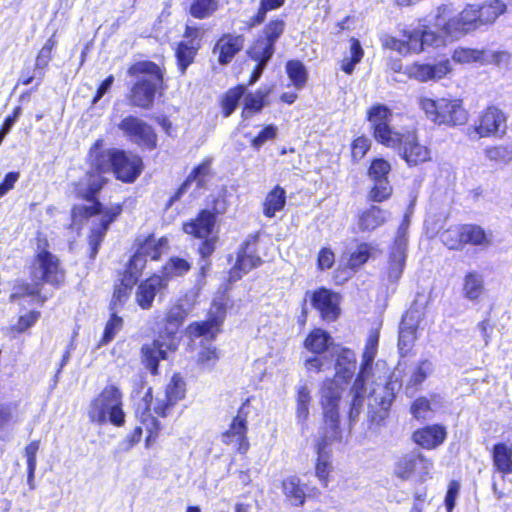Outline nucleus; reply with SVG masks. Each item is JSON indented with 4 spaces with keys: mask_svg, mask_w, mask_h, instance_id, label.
<instances>
[{
    "mask_svg": "<svg viewBox=\"0 0 512 512\" xmlns=\"http://www.w3.org/2000/svg\"><path fill=\"white\" fill-rule=\"evenodd\" d=\"M447 437L446 428L442 425H429L413 433V440L424 449H434L440 446Z\"/></svg>",
    "mask_w": 512,
    "mask_h": 512,
    "instance_id": "obj_26",
    "label": "nucleus"
},
{
    "mask_svg": "<svg viewBox=\"0 0 512 512\" xmlns=\"http://www.w3.org/2000/svg\"><path fill=\"white\" fill-rule=\"evenodd\" d=\"M451 71L452 66L449 60H443L433 65L416 63L407 68L408 76L420 82L440 80Z\"/></svg>",
    "mask_w": 512,
    "mask_h": 512,
    "instance_id": "obj_20",
    "label": "nucleus"
},
{
    "mask_svg": "<svg viewBox=\"0 0 512 512\" xmlns=\"http://www.w3.org/2000/svg\"><path fill=\"white\" fill-rule=\"evenodd\" d=\"M284 22L282 20L270 21L263 30V35L260 36L264 40H269V43L274 46L276 41L284 31Z\"/></svg>",
    "mask_w": 512,
    "mask_h": 512,
    "instance_id": "obj_59",
    "label": "nucleus"
},
{
    "mask_svg": "<svg viewBox=\"0 0 512 512\" xmlns=\"http://www.w3.org/2000/svg\"><path fill=\"white\" fill-rule=\"evenodd\" d=\"M376 371L377 374L366 381V385L371 384L368 394V414L371 421L380 423L387 417L399 385L396 381H392L386 362L377 361Z\"/></svg>",
    "mask_w": 512,
    "mask_h": 512,
    "instance_id": "obj_1",
    "label": "nucleus"
},
{
    "mask_svg": "<svg viewBox=\"0 0 512 512\" xmlns=\"http://www.w3.org/2000/svg\"><path fill=\"white\" fill-rule=\"evenodd\" d=\"M282 490L291 505L299 507L304 504L306 498L305 488L297 476L285 478L282 481Z\"/></svg>",
    "mask_w": 512,
    "mask_h": 512,
    "instance_id": "obj_34",
    "label": "nucleus"
},
{
    "mask_svg": "<svg viewBox=\"0 0 512 512\" xmlns=\"http://www.w3.org/2000/svg\"><path fill=\"white\" fill-rule=\"evenodd\" d=\"M371 141L365 136L356 138L351 145V155L354 161L361 160L370 149Z\"/></svg>",
    "mask_w": 512,
    "mask_h": 512,
    "instance_id": "obj_64",
    "label": "nucleus"
},
{
    "mask_svg": "<svg viewBox=\"0 0 512 512\" xmlns=\"http://www.w3.org/2000/svg\"><path fill=\"white\" fill-rule=\"evenodd\" d=\"M390 171L391 165L387 160L376 158L369 167L368 176L371 180L388 179Z\"/></svg>",
    "mask_w": 512,
    "mask_h": 512,
    "instance_id": "obj_57",
    "label": "nucleus"
},
{
    "mask_svg": "<svg viewBox=\"0 0 512 512\" xmlns=\"http://www.w3.org/2000/svg\"><path fill=\"white\" fill-rule=\"evenodd\" d=\"M452 59L454 62L459 63V64H471V63L483 64L484 49L480 50V49L458 47L454 50V52L452 54Z\"/></svg>",
    "mask_w": 512,
    "mask_h": 512,
    "instance_id": "obj_46",
    "label": "nucleus"
},
{
    "mask_svg": "<svg viewBox=\"0 0 512 512\" xmlns=\"http://www.w3.org/2000/svg\"><path fill=\"white\" fill-rule=\"evenodd\" d=\"M477 10L483 26L494 23L500 15L504 14L506 5L501 0H489L477 5Z\"/></svg>",
    "mask_w": 512,
    "mask_h": 512,
    "instance_id": "obj_39",
    "label": "nucleus"
},
{
    "mask_svg": "<svg viewBox=\"0 0 512 512\" xmlns=\"http://www.w3.org/2000/svg\"><path fill=\"white\" fill-rule=\"evenodd\" d=\"M165 280L159 275H153L143 281L136 290L135 300L142 309L152 307L155 296L166 288Z\"/></svg>",
    "mask_w": 512,
    "mask_h": 512,
    "instance_id": "obj_24",
    "label": "nucleus"
},
{
    "mask_svg": "<svg viewBox=\"0 0 512 512\" xmlns=\"http://www.w3.org/2000/svg\"><path fill=\"white\" fill-rule=\"evenodd\" d=\"M506 129V116L497 107L491 106L482 113L476 132L480 137L495 136Z\"/></svg>",
    "mask_w": 512,
    "mask_h": 512,
    "instance_id": "obj_21",
    "label": "nucleus"
},
{
    "mask_svg": "<svg viewBox=\"0 0 512 512\" xmlns=\"http://www.w3.org/2000/svg\"><path fill=\"white\" fill-rule=\"evenodd\" d=\"M440 238L448 249H461L464 246L463 226L450 227L441 234Z\"/></svg>",
    "mask_w": 512,
    "mask_h": 512,
    "instance_id": "obj_50",
    "label": "nucleus"
},
{
    "mask_svg": "<svg viewBox=\"0 0 512 512\" xmlns=\"http://www.w3.org/2000/svg\"><path fill=\"white\" fill-rule=\"evenodd\" d=\"M330 335L322 329H314L305 339V347L313 353H322L329 345Z\"/></svg>",
    "mask_w": 512,
    "mask_h": 512,
    "instance_id": "obj_45",
    "label": "nucleus"
},
{
    "mask_svg": "<svg viewBox=\"0 0 512 512\" xmlns=\"http://www.w3.org/2000/svg\"><path fill=\"white\" fill-rule=\"evenodd\" d=\"M122 324V318L118 317L115 313H112L111 318L106 324L103 338L100 343L102 345H106L112 341L116 333L122 328Z\"/></svg>",
    "mask_w": 512,
    "mask_h": 512,
    "instance_id": "obj_61",
    "label": "nucleus"
},
{
    "mask_svg": "<svg viewBox=\"0 0 512 512\" xmlns=\"http://www.w3.org/2000/svg\"><path fill=\"white\" fill-rule=\"evenodd\" d=\"M226 317V303L224 300H215L212 303L209 319L204 322H195L188 326V332L191 336H205L214 338L220 331V327Z\"/></svg>",
    "mask_w": 512,
    "mask_h": 512,
    "instance_id": "obj_18",
    "label": "nucleus"
},
{
    "mask_svg": "<svg viewBox=\"0 0 512 512\" xmlns=\"http://www.w3.org/2000/svg\"><path fill=\"white\" fill-rule=\"evenodd\" d=\"M287 74L292 81L293 85L300 89L307 81V71L302 62L298 60H291L286 64Z\"/></svg>",
    "mask_w": 512,
    "mask_h": 512,
    "instance_id": "obj_52",
    "label": "nucleus"
},
{
    "mask_svg": "<svg viewBox=\"0 0 512 512\" xmlns=\"http://www.w3.org/2000/svg\"><path fill=\"white\" fill-rule=\"evenodd\" d=\"M210 173V161H204L198 167H196L192 173L187 177L186 181L178 189L175 198H179L183 194L188 186L195 182L197 188H201L205 184L206 177Z\"/></svg>",
    "mask_w": 512,
    "mask_h": 512,
    "instance_id": "obj_43",
    "label": "nucleus"
},
{
    "mask_svg": "<svg viewBox=\"0 0 512 512\" xmlns=\"http://www.w3.org/2000/svg\"><path fill=\"white\" fill-rule=\"evenodd\" d=\"M120 212V206L103 209L99 202H96L91 206L82 205L73 208L71 216L72 228L77 230L80 229L84 221L91 217H96L99 222L95 227L92 228L90 235L92 256L97 253L98 247L101 244L109 224L120 214Z\"/></svg>",
    "mask_w": 512,
    "mask_h": 512,
    "instance_id": "obj_5",
    "label": "nucleus"
},
{
    "mask_svg": "<svg viewBox=\"0 0 512 512\" xmlns=\"http://www.w3.org/2000/svg\"><path fill=\"white\" fill-rule=\"evenodd\" d=\"M493 460L498 471L504 474L512 472V450L505 444L494 447Z\"/></svg>",
    "mask_w": 512,
    "mask_h": 512,
    "instance_id": "obj_44",
    "label": "nucleus"
},
{
    "mask_svg": "<svg viewBox=\"0 0 512 512\" xmlns=\"http://www.w3.org/2000/svg\"><path fill=\"white\" fill-rule=\"evenodd\" d=\"M379 253L380 250L376 246L370 243H361L349 254L346 265L352 270H357L370 258H375Z\"/></svg>",
    "mask_w": 512,
    "mask_h": 512,
    "instance_id": "obj_36",
    "label": "nucleus"
},
{
    "mask_svg": "<svg viewBox=\"0 0 512 512\" xmlns=\"http://www.w3.org/2000/svg\"><path fill=\"white\" fill-rule=\"evenodd\" d=\"M103 172H88L78 183L75 185L76 194L86 200H92L94 195L98 193L104 184L106 178L102 175Z\"/></svg>",
    "mask_w": 512,
    "mask_h": 512,
    "instance_id": "obj_28",
    "label": "nucleus"
},
{
    "mask_svg": "<svg viewBox=\"0 0 512 512\" xmlns=\"http://www.w3.org/2000/svg\"><path fill=\"white\" fill-rule=\"evenodd\" d=\"M410 412L414 418L418 420H424L429 417L431 412V406L428 399L420 397L416 399L410 407Z\"/></svg>",
    "mask_w": 512,
    "mask_h": 512,
    "instance_id": "obj_63",
    "label": "nucleus"
},
{
    "mask_svg": "<svg viewBox=\"0 0 512 512\" xmlns=\"http://www.w3.org/2000/svg\"><path fill=\"white\" fill-rule=\"evenodd\" d=\"M311 302L324 320L333 321L338 317L339 296L336 293L320 288L311 294Z\"/></svg>",
    "mask_w": 512,
    "mask_h": 512,
    "instance_id": "obj_22",
    "label": "nucleus"
},
{
    "mask_svg": "<svg viewBox=\"0 0 512 512\" xmlns=\"http://www.w3.org/2000/svg\"><path fill=\"white\" fill-rule=\"evenodd\" d=\"M270 87H261L255 93H250L245 97V107L243 114L246 112H259L262 107L266 104L265 100L271 93Z\"/></svg>",
    "mask_w": 512,
    "mask_h": 512,
    "instance_id": "obj_47",
    "label": "nucleus"
},
{
    "mask_svg": "<svg viewBox=\"0 0 512 512\" xmlns=\"http://www.w3.org/2000/svg\"><path fill=\"white\" fill-rule=\"evenodd\" d=\"M149 258L143 255L139 250L135 253V255L131 258L128 270L127 277L129 278L130 283H135L138 279V275L144 269L146 262Z\"/></svg>",
    "mask_w": 512,
    "mask_h": 512,
    "instance_id": "obj_58",
    "label": "nucleus"
},
{
    "mask_svg": "<svg viewBox=\"0 0 512 512\" xmlns=\"http://www.w3.org/2000/svg\"><path fill=\"white\" fill-rule=\"evenodd\" d=\"M215 221L216 217L214 213L208 210H202L195 219L183 225V230L185 233L195 238H207L213 235Z\"/></svg>",
    "mask_w": 512,
    "mask_h": 512,
    "instance_id": "obj_25",
    "label": "nucleus"
},
{
    "mask_svg": "<svg viewBox=\"0 0 512 512\" xmlns=\"http://www.w3.org/2000/svg\"><path fill=\"white\" fill-rule=\"evenodd\" d=\"M128 73L132 76H139L131 90L132 104L141 108H149L154 101L157 87L162 83L160 68L152 62H139L134 64Z\"/></svg>",
    "mask_w": 512,
    "mask_h": 512,
    "instance_id": "obj_6",
    "label": "nucleus"
},
{
    "mask_svg": "<svg viewBox=\"0 0 512 512\" xmlns=\"http://www.w3.org/2000/svg\"><path fill=\"white\" fill-rule=\"evenodd\" d=\"M387 211L378 206H370L362 211L357 218V228L360 232H372L387 220Z\"/></svg>",
    "mask_w": 512,
    "mask_h": 512,
    "instance_id": "obj_29",
    "label": "nucleus"
},
{
    "mask_svg": "<svg viewBox=\"0 0 512 512\" xmlns=\"http://www.w3.org/2000/svg\"><path fill=\"white\" fill-rule=\"evenodd\" d=\"M407 245L406 229L401 227L388 253L387 277L390 282H397L401 278L407 258Z\"/></svg>",
    "mask_w": 512,
    "mask_h": 512,
    "instance_id": "obj_17",
    "label": "nucleus"
},
{
    "mask_svg": "<svg viewBox=\"0 0 512 512\" xmlns=\"http://www.w3.org/2000/svg\"><path fill=\"white\" fill-rule=\"evenodd\" d=\"M46 245L45 240H38V252L31 272L34 284L27 288L26 294L28 295L37 294L41 282L58 284L63 278L58 259L45 249Z\"/></svg>",
    "mask_w": 512,
    "mask_h": 512,
    "instance_id": "obj_9",
    "label": "nucleus"
},
{
    "mask_svg": "<svg viewBox=\"0 0 512 512\" xmlns=\"http://www.w3.org/2000/svg\"><path fill=\"white\" fill-rule=\"evenodd\" d=\"M367 114L375 139L390 148L399 146L400 133L389 125L392 118L391 110L385 105L376 104L368 110Z\"/></svg>",
    "mask_w": 512,
    "mask_h": 512,
    "instance_id": "obj_11",
    "label": "nucleus"
},
{
    "mask_svg": "<svg viewBox=\"0 0 512 512\" xmlns=\"http://www.w3.org/2000/svg\"><path fill=\"white\" fill-rule=\"evenodd\" d=\"M196 51L197 45L194 44V40H191L189 43L183 42L178 45L176 57L181 74H184L187 67L193 62Z\"/></svg>",
    "mask_w": 512,
    "mask_h": 512,
    "instance_id": "obj_49",
    "label": "nucleus"
},
{
    "mask_svg": "<svg viewBox=\"0 0 512 512\" xmlns=\"http://www.w3.org/2000/svg\"><path fill=\"white\" fill-rule=\"evenodd\" d=\"M217 8V0H195L190 7V13L195 18L203 19L212 15Z\"/></svg>",
    "mask_w": 512,
    "mask_h": 512,
    "instance_id": "obj_55",
    "label": "nucleus"
},
{
    "mask_svg": "<svg viewBox=\"0 0 512 512\" xmlns=\"http://www.w3.org/2000/svg\"><path fill=\"white\" fill-rule=\"evenodd\" d=\"M402 33L403 39H397L390 35L383 36L381 39L383 46L400 54H407L411 52L420 53L425 46H440L443 44L440 36L422 24H419V27L413 31L403 30Z\"/></svg>",
    "mask_w": 512,
    "mask_h": 512,
    "instance_id": "obj_8",
    "label": "nucleus"
},
{
    "mask_svg": "<svg viewBox=\"0 0 512 512\" xmlns=\"http://www.w3.org/2000/svg\"><path fill=\"white\" fill-rule=\"evenodd\" d=\"M242 47V37L227 35L218 40L214 48V53L218 54V60L221 64H226Z\"/></svg>",
    "mask_w": 512,
    "mask_h": 512,
    "instance_id": "obj_30",
    "label": "nucleus"
},
{
    "mask_svg": "<svg viewBox=\"0 0 512 512\" xmlns=\"http://www.w3.org/2000/svg\"><path fill=\"white\" fill-rule=\"evenodd\" d=\"M373 186L371 187L368 197L373 202H383L389 199L392 195L393 188L388 179L372 180Z\"/></svg>",
    "mask_w": 512,
    "mask_h": 512,
    "instance_id": "obj_53",
    "label": "nucleus"
},
{
    "mask_svg": "<svg viewBox=\"0 0 512 512\" xmlns=\"http://www.w3.org/2000/svg\"><path fill=\"white\" fill-rule=\"evenodd\" d=\"M247 420L240 413L232 420L229 429L222 434L225 444L233 445L240 453H246L249 448L247 441Z\"/></svg>",
    "mask_w": 512,
    "mask_h": 512,
    "instance_id": "obj_23",
    "label": "nucleus"
},
{
    "mask_svg": "<svg viewBox=\"0 0 512 512\" xmlns=\"http://www.w3.org/2000/svg\"><path fill=\"white\" fill-rule=\"evenodd\" d=\"M356 369L355 353L350 349H342L337 356L335 370L336 377L343 380L351 378Z\"/></svg>",
    "mask_w": 512,
    "mask_h": 512,
    "instance_id": "obj_38",
    "label": "nucleus"
},
{
    "mask_svg": "<svg viewBox=\"0 0 512 512\" xmlns=\"http://www.w3.org/2000/svg\"><path fill=\"white\" fill-rule=\"evenodd\" d=\"M87 415L93 424L104 425L109 422L116 427L124 426L125 412L121 390L115 385L105 386L90 401Z\"/></svg>",
    "mask_w": 512,
    "mask_h": 512,
    "instance_id": "obj_3",
    "label": "nucleus"
},
{
    "mask_svg": "<svg viewBox=\"0 0 512 512\" xmlns=\"http://www.w3.org/2000/svg\"><path fill=\"white\" fill-rule=\"evenodd\" d=\"M274 53V46L269 43V40H264L259 37L249 51L250 57L257 62L254 72L251 76L249 84L255 83L261 76L267 62L270 60Z\"/></svg>",
    "mask_w": 512,
    "mask_h": 512,
    "instance_id": "obj_27",
    "label": "nucleus"
},
{
    "mask_svg": "<svg viewBox=\"0 0 512 512\" xmlns=\"http://www.w3.org/2000/svg\"><path fill=\"white\" fill-rule=\"evenodd\" d=\"M327 444V437H324L316 445L317 461L315 464V475L324 486H327L329 475L332 471L330 453L326 450Z\"/></svg>",
    "mask_w": 512,
    "mask_h": 512,
    "instance_id": "obj_31",
    "label": "nucleus"
},
{
    "mask_svg": "<svg viewBox=\"0 0 512 512\" xmlns=\"http://www.w3.org/2000/svg\"><path fill=\"white\" fill-rule=\"evenodd\" d=\"M101 141H97L91 149L92 166L99 172L113 171L117 179L123 182H134L142 170L139 156L119 150L100 151Z\"/></svg>",
    "mask_w": 512,
    "mask_h": 512,
    "instance_id": "obj_2",
    "label": "nucleus"
},
{
    "mask_svg": "<svg viewBox=\"0 0 512 512\" xmlns=\"http://www.w3.org/2000/svg\"><path fill=\"white\" fill-rule=\"evenodd\" d=\"M486 157L495 162L507 163L512 160V150L505 146H493L485 149Z\"/></svg>",
    "mask_w": 512,
    "mask_h": 512,
    "instance_id": "obj_60",
    "label": "nucleus"
},
{
    "mask_svg": "<svg viewBox=\"0 0 512 512\" xmlns=\"http://www.w3.org/2000/svg\"><path fill=\"white\" fill-rule=\"evenodd\" d=\"M245 93L243 85L230 89L222 100V110L225 117H229L237 107L238 101Z\"/></svg>",
    "mask_w": 512,
    "mask_h": 512,
    "instance_id": "obj_54",
    "label": "nucleus"
},
{
    "mask_svg": "<svg viewBox=\"0 0 512 512\" xmlns=\"http://www.w3.org/2000/svg\"><path fill=\"white\" fill-rule=\"evenodd\" d=\"M350 43V56L345 57L341 62V69L346 74H351L354 71L355 65L361 61L364 55V51L359 40L352 38Z\"/></svg>",
    "mask_w": 512,
    "mask_h": 512,
    "instance_id": "obj_51",
    "label": "nucleus"
},
{
    "mask_svg": "<svg viewBox=\"0 0 512 512\" xmlns=\"http://www.w3.org/2000/svg\"><path fill=\"white\" fill-rule=\"evenodd\" d=\"M189 313L182 303L171 306L166 314L165 337H176V333Z\"/></svg>",
    "mask_w": 512,
    "mask_h": 512,
    "instance_id": "obj_35",
    "label": "nucleus"
},
{
    "mask_svg": "<svg viewBox=\"0 0 512 512\" xmlns=\"http://www.w3.org/2000/svg\"><path fill=\"white\" fill-rule=\"evenodd\" d=\"M378 341L379 337L376 332L371 333L367 339L365 349L362 354L360 372L350 390V394L352 396L350 410L351 418L358 416L363 406L364 395L366 393V381L377 374L374 359L377 355Z\"/></svg>",
    "mask_w": 512,
    "mask_h": 512,
    "instance_id": "obj_7",
    "label": "nucleus"
},
{
    "mask_svg": "<svg viewBox=\"0 0 512 512\" xmlns=\"http://www.w3.org/2000/svg\"><path fill=\"white\" fill-rule=\"evenodd\" d=\"M417 104L426 118L437 125H463L468 120V112L460 99L446 97L433 99L421 95L417 98Z\"/></svg>",
    "mask_w": 512,
    "mask_h": 512,
    "instance_id": "obj_4",
    "label": "nucleus"
},
{
    "mask_svg": "<svg viewBox=\"0 0 512 512\" xmlns=\"http://www.w3.org/2000/svg\"><path fill=\"white\" fill-rule=\"evenodd\" d=\"M178 340L176 337L166 338L160 335L158 339L142 347L143 362L152 374H157L160 360L168 358L170 353L176 351Z\"/></svg>",
    "mask_w": 512,
    "mask_h": 512,
    "instance_id": "obj_15",
    "label": "nucleus"
},
{
    "mask_svg": "<svg viewBox=\"0 0 512 512\" xmlns=\"http://www.w3.org/2000/svg\"><path fill=\"white\" fill-rule=\"evenodd\" d=\"M433 468V462L419 452L411 451L400 456L394 466V474L402 480H408L414 473L420 481H425Z\"/></svg>",
    "mask_w": 512,
    "mask_h": 512,
    "instance_id": "obj_13",
    "label": "nucleus"
},
{
    "mask_svg": "<svg viewBox=\"0 0 512 512\" xmlns=\"http://www.w3.org/2000/svg\"><path fill=\"white\" fill-rule=\"evenodd\" d=\"M463 296L469 301H477L484 293V278L477 271L465 274L462 284Z\"/></svg>",
    "mask_w": 512,
    "mask_h": 512,
    "instance_id": "obj_33",
    "label": "nucleus"
},
{
    "mask_svg": "<svg viewBox=\"0 0 512 512\" xmlns=\"http://www.w3.org/2000/svg\"><path fill=\"white\" fill-rule=\"evenodd\" d=\"M185 395V382L180 375H173L167 386L166 398L169 404H173Z\"/></svg>",
    "mask_w": 512,
    "mask_h": 512,
    "instance_id": "obj_56",
    "label": "nucleus"
},
{
    "mask_svg": "<svg viewBox=\"0 0 512 512\" xmlns=\"http://www.w3.org/2000/svg\"><path fill=\"white\" fill-rule=\"evenodd\" d=\"M191 266L187 260L172 257L163 268V276H161L167 283L173 277L182 276L190 270Z\"/></svg>",
    "mask_w": 512,
    "mask_h": 512,
    "instance_id": "obj_48",
    "label": "nucleus"
},
{
    "mask_svg": "<svg viewBox=\"0 0 512 512\" xmlns=\"http://www.w3.org/2000/svg\"><path fill=\"white\" fill-rule=\"evenodd\" d=\"M118 128L132 142L150 150L156 147V134L152 127L140 118L127 116L120 121Z\"/></svg>",
    "mask_w": 512,
    "mask_h": 512,
    "instance_id": "obj_14",
    "label": "nucleus"
},
{
    "mask_svg": "<svg viewBox=\"0 0 512 512\" xmlns=\"http://www.w3.org/2000/svg\"><path fill=\"white\" fill-rule=\"evenodd\" d=\"M447 10L448 6L439 7L438 15L436 17V26L441 27L446 35L459 38L478 30L482 26L476 4L466 5V7L457 16L452 17L445 22L442 19V14Z\"/></svg>",
    "mask_w": 512,
    "mask_h": 512,
    "instance_id": "obj_10",
    "label": "nucleus"
},
{
    "mask_svg": "<svg viewBox=\"0 0 512 512\" xmlns=\"http://www.w3.org/2000/svg\"><path fill=\"white\" fill-rule=\"evenodd\" d=\"M55 45H56V40L53 35L46 41V43L41 48V50L39 51V53L36 57L35 67L37 69H43L48 65V63L51 59L52 50L55 47Z\"/></svg>",
    "mask_w": 512,
    "mask_h": 512,
    "instance_id": "obj_62",
    "label": "nucleus"
},
{
    "mask_svg": "<svg viewBox=\"0 0 512 512\" xmlns=\"http://www.w3.org/2000/svg\"><path fill=\"white\" fill-rule=\"evenodd\" d=\"M399 154L409 166H416L431 159L430 149L420 144L415 131L400 133Z\"/></svg>",
    "mask_w": 512,
    "mask_h": 512,
    "instance_id": "obj_16",
    "label": "nucleus"
},
{
    "mask_svg": "<svg viewBox=\"0 0 512 512\" xmlns=\"http://www.w3.org/2000/svg\"><path fill=\"white\" fill-rule=\"evenodd\" d=\"M343 388L335 380H326L320 389V405L326 424L330 428L331 438L338 435L339 403Z\"/></svg>",
    "mask_w": 512,
    "mask_h": 512,
    "instance_id": "obj_12",
    "label": "nucleus"
},
{
    "mask_svg": "<svg viewBox=\"0 0 512 512\" xmlns=\"http://www.w3.org/2000/svg\"><path fill=\"white\" fill-rule=\"evenodd\" d=\"M286 204V191L281 186H275L269 191L263 202V214L272 218L277 212L283 210Z\"/></svg>",
    "mask_w": 512,
    "mask_h": 512,
    "instance_id": "obj_37",
    "label": "nucleus"
},
{
    "mask_svg": "<svg viewBox=\"0 0 512 512\" xmlns=\"http://www.w3.org/2000/svg\"><path fill=\"white\" fill-rule=\"evenodd\" d=\"M167 249L168 239L166 237L156 239L153 236L147 238L138 248V250L150 260H157Z\"/></svg>",
    "mask_w": 512,
    "mask_h": 512,
    "instance_id": "obj_41",
    "label": "nucleus"
},
{
    "mask_svg": "<svg viewBox=\"0 0 512 512\" xmlns=\"http://www.w3.org/2000/svg\"><path fill=\"white\" fill-rule=\"evenodd\" d=\"M261 263V258L256 254L255 241H246L238 252L235 265L230 270V281L241 279L243 275L260 266Z\"/></svg>",
    "mask_w": 512,
    "mask_h": 512,
    "instance_id": "obj_19",
    "label": "nucleus"
},
{
    "mask_svg": "<svg viewBox=\"0 0 512 512\" xmlns=\"http://www.w3.org/2000/svg\"><path fill=\"white\" fill-rule=\"evenodd\" d=\"M417 320L413 312H407L400 325L398 347L402 353L407 352L416 338Z\"/></svg>",
    "mask_w": 512,
    "mask_h": 512,
    "instance_id": "obj_32",
    "label": "nucleus"
},
{
    "mask_svg": "<svg viewBox=\"0 0 512 512\" xmlns=\"http://www.w3.org/2000/svg\"><path fill=\"white\" fill-rule=\"evenodd\" d=\"M464 245L488 246L491 243V235L487 234L480 226L462 225Z\"/></svg>",
    "mask_w": 512,
    "mask_h": 512,
    "instance_id": "obj_42",
    "label": "nucleus"
},
{
    "mask_svg": "<svg viewBox=\"0 0 512 512\" xmlns=\"http://www.w3.org/2000/svg\"><path fill=\"white\" fill-rule=\"evenodd\" d=\"M312 402L311 389L307 384H301L296 389V419L305 424L309 417V407Z\"/></svg>",
    "mask_w": 512,
    "mask_h": 512,
    "instance_id": "obj_40",
    "label": "nucleus"
}]
</instances>
